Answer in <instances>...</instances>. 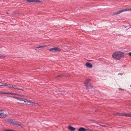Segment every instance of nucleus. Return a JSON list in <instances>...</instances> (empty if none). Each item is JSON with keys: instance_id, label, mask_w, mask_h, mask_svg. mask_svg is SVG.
<instances>
[{"instance_id": "nucleus-25", "label": "nucleus", "mask_w": 131, "mask_h": 131, "mask_svg": "<svg viewBox=\"0 0 131 131\" xmlns=\"http://www.w3.org/2000/svg\"><path fill=\"white\" fill-rule=\"evenodd\" d=\"M129 56H131V52H130L129 53Z\"/></svg>"}, {"instance_id": "nucleus-18", "label": "nucleus", "mask_w": 131, "mask_h": 131, "mask_svg": "<svg viewBox=\"0 0 131 131\" xmlns=\"http://www.w3.org/2000/svg\"><path fill=\"white\" fill-rule=\"evenodd\" d=\"M5 57V56H4L0 54V58H3Z\"/></svg>"}, {"instance_id": "nucleus-6", "label": "nucleus", "mask_w": 131, "mask_h": 131, "mask_svg": "<svg viewBox=\"0 0 131 131\" xmlns=\"http://www.w3.org/2000/svg\"><path fill=\"white\" fill-rule=\"evenodd\" d=\"M49 51H60L61 50L60 49L57 47L52 48L49 49Z\"/></svg>"}, {"instance_id": "nucleus-2", "label": "nucleus", "mask_w": 131, "mask_h": 131, "mask_svg": "<svg viewBox=\"0 0 131 131\" xmlns=\"http://www.w3.org/2000/svg\"><path fill=\"white\" fill-rule=\"evenodd\" d=\"M90 80L89 79H86L84 83L85 86L89 89H91L93 87L92 85L89 82Z\"/></svg>"}, {"instance_id": "nucleus-11", "label": "nucleus", "mask_w": 131, "mask_h": 131, "mask_svg": "<svg viewBox=\"0 0 131 131\" xmlns=\"http://www.w3.org/2000/svg\"><path fill=\"white\" fill-rule=\"evenodd\" d=\"M69 129L71 131H74L75 129V128L71 126H69L68 127Z\"/></svg>"}, {"instance_id": "nucleus-13", "label": "nucleus", "mask_w": 131, "mask_h": 131, "mask_svg": "<svg viewBox=\"0 0 131 131\" xmlns=\"http://www.w3.org/2000/svg\"><path fill=\"white\" fill-rule=\"evenodd\" d=\"M78 131H86V129L83 127H80L78 130Z\"/></svg>"}, {"instance_id": "nucleus-21", "label": "nucleus", "mask_w": 131, "mask_h": 131, "mask_svg": "<svg viewBox=\"0 0 131 131\" xmlns=\"http://www.w3.org/2000/svg\"><path fill=\"white\" fill-rule=\"evenodd\" d=\"M86 131H92V130L90 129H86Z\"/></svg>"}, {"instance_id": "nucleus-20", "label": "nucleus", "mask_w": 131, "mask_h": 131, "mask_svg": "<svg viewBox=\"0 0 131 131\" xmlns=\"http://www.w3.org/2000/svg\"><path fill=\"white\" fill-rule=\"evenodd\" d=\"M4 131H14V130H4Z\"/></svg>"}, {"instance_id": "nucleus-9", "label": "nucleus", "mask_w": 131, "mask_h": 131, "mask_svg": "<svg viewBox=\"0 0 131 131\" xmlns=\"http://www.w3.org/2000/svg\"><path fill=\"white\" fill-rule=\"evenodd\" d=\"M4 84V86H6L7 88H12L13 87V85L11 84H7L5 83Z\"/></svg>"}, {"instance_id": "nucleus-19", "label": "nucleus", "mask_w": 131, "mask_h": 131, "mask_svg": "<svg viewBox=\"0 0 131 131\" xmlns=\"http://www.w3.org/2000/svg\"><path fill=\"white\" fill-rule=\"evenodd\" d=\"M5 83H2L1 82H0V86H4V84Z\"/></svg>"}, {"instance_id": "nucleus-30", "label": "nucleus", "mask_w": 131, "mask_h": 131, "mask_svg": "<svg viewBox=\"0 0 131 131\" xmlns=\"http://www.w3.org/2000/svg\"><path fill=\"white\" fill-rule=\"evenodd\" d=\"M102 126H104L103 125H102Z\"/></svg>"}, {"instance_id": "nucleus-27", "label": "nucleus", "mask_w": 131, "mask_h": 131, "mask_svg": "<svg viewBox=\"0 0 131 131\" xmlns=\"http://www.w3.org/2000/svg\"><path fill=\"white\" fill-rule=\"evenodd\" d=\"M127 26H124V27L125 28H126L127 27Z\"/></svg>"}, {"instance_id": "nucleus-26", "label": "nucleus", "mask_w": 131, "mask_h": 131, "mask_svg": "<svg viewBox=\"0 0 131 131\" xmlns=\"http://www.w3.org/2000/svg\"><path fill=\"white\" fill-rule=\"evenodd\" d=\"M19 90H21L22 91H24V89H19Z\"/></svg>"}, {"instance_id": "nucleus-10", "label": "nucleus", "mask_w": 131, "mask_h": 131, "mask_svg": "<svg viewBox=\"0 0 131 131\" xmlns=\"http://www.w3.org/2000/svg\"><path fill=\"white\" fill-rule=\"evenodd\" d=\"M4 94H10L11 95H17V94H16L15 93L10 92H4L2 93Z\"/></svg>"}, {"instance_id": "nucleus-23", "label": "nucleus", "mask_w": 131, "mask_h": 131, "mask_svg": "<svg viewBox=\"0 0 131 131\" xmlns=\"http://www.w3.org/2000/svg\"><path fill=\"white\" fill-rule=\"evenodd\" d=\"M128 117H131V113H129L128 114Z\"/></svg>"}, {"instance_id": "nucleus-22", "label": "nucleus", "mask_w": 131, "mask_h": 131, "mask_svg": "<svg viewBox=\"0 0 131 131\" xmlns=\"http://www.w3.org/2000/svg\"><path fill=\"white\" fill-rule=\"evenodd\" d=\"M16 94H18L17 95H18V96H23V95H21L20 94H17V93H16Z\"/></svg>"}, {"instance_id": "nucleus-16", "label": "nucleus", "mask_w": 131, "mask_h": 131, "mask_svg": "<svg viewBox=\"0 0 131 131\" xmlns=\"http://www.w3.org/2000/svg\"><path fill=\"white\" fill-rule=\"evenodd\" d=\"M45 47V46H40L36 47V49H37L39 48H43Z\"/></svg>"}, {"instance_id": "nucleus-24", "label": "nucleus", "mask_w": 131, "mask_h": 131, "mask_svg": "<svg viewBox=\"0 0 131 131\" xmlns=\"http://www.w3.org/2000/svg\"><path fill=\"white\" fill-rule=\"evenodd\" d=\"M35 106H37L38 105V104L37 103H35V104L34 105Z\"/></svg>"}, {"instance_id": "nucleus-17", "label": "nucleus", "mask_w": 131, "mask_h": 131, "mask_svg": "<svg viewBox=\"0 0 131 131\" xmlns=\"http://www.w3.org/2000/svg\"><path fill=\"white\" fill-rule=\"evenodd\" d=\"M128 114H123V116H128Z\"/></svg>"}, {"instance_id": "nucleus-5", "label": "nucleus", "mask_w": 131, "mask_h": 131, "mask_svg": "<svg viewBox=\"0 0 131 131\" xmlns=\"http://www.w3.org/2000/svg\"><path fill=\"white\" fill-rule=\"evenodd\" d=\"M9 121L10 123L13 124L14 125H20V123L17 122H16L15 121H13L12 119H9Z\"/></svg>"}, {"instance_id": "nucleus-12", "label": "nucleus", "mask_w": 131, "mask_h": 131, "mask_svg": "<svg viewBox=\"0 0 131 131\" xmlns=\"http://www.w3.org/2000/svg\"><path fill=\"white\" fill-rule=\"evenodd\" d=\"M14 98H15L18 100H19L20 101H24V100H26V99H25L24 100L23 99L20 98L19 97H13Z\"/></svg>"}, {"instance_id": "nucleus-31", "label": "nucleus", "mask_w": 131, "mask_h": 131, "mask_svg": "<svg viewBox=\"0 0 131 131\" xmlns=\"http://www.w3.org/2000/svg\"><path fill=\"white\" fill-rule=\"evenodd\" d=\"M7 14H8V13L7 12L6 13Z\"/></svg>"}, {"instance_id": "nucleus-28", "label": "nucleus", "mask_w": 131, "mask_h": 131, "mask_svg": "<svg viewBox=\"0 0 131 131\" xmlns=\"http://www.w3.org/2000/svg\"><path fill=\"white\" fill-rule=\"evenodd\" d=\"M61 75H59L58 76V77H60L61 76Z\"/></svg>"}, {"instance_id": "nucleus-4", "label": "nucleus", "mask_w": 131, "mask_h": 131, "mask_svg": "<svg viewBox=\"0 0 131 131\" xmlns=\"http://www.w3.org/2000/svg\"><path fill=\"white\" fill-rule=\"evenodd\" d=\"M4 110H0V118H4L7 116V115L4 113Z\"/></svg>"}, {"instance_id": "nucleus-1", "label": "nucleus", "mask_w": 131, "mask_h": 131, "mask_svg": "<svg viewBox=\"0 0 131 131\" xmlns=\"http://www.w3.org/2000/svg\"><path fill=\"white\" fill-rule=\"evenodd\" d=\"M124 53L123 52L116 51L114 52L112 56L114 59L118 60L124 58Z\"/></svg>"}, {"instance_id": "nucleus-29", "label": "nucleus", "mask_w": 131, "mask_h": 131, "mask_svg": "<svg viewBox=\"0 0 131 131\" xmlns=\"http://www.w3.org/2000/svg\"><path fill=\"white\" fill-rule=\"evenodd\" d=\"M119 89L120 90H122V89L121 88H119Z\"/></svg>"}, {"instance_id": "nucleus-15", "label": "nucleus", "mask_w": 131, "mask_h": 131, "mask_svg": "<svg viewBox=\"0 0 131 131\" xmlns=\"http://www.w3.org/2000/svg\"><path fill=\"white\" fill-rule=\"evenodd\" d=\"M123 114L121 113H117L116 114V115H119V116H123Z\"/></svg>"}, {"instance_id": "nucleus-14", "label": "nucleus", "mask_w": 131, "mask_h": 131, "mask_svg": "<svg viewBox=\"0 0 131 131\" xmlns=\"http://www.w3.org/2000/svg\"><path fill=\"white\" fill-rule=\"evenodd\" d=\"M12 88H14L15 89H17L18 90L20 89L18 88V86L16 85H13Z\"/></svg>"}, {"instance_id": "nucleus-3", "label": "nucleus", "mask_w": 131, "mask_h": 131, "mask_svg": "<svg viewBox=\"0 0 131 131\" xmlns=\"http://www.w3.org/2000/svg\"><path fill=\"white\" fill-rule=\"evenodd\" d=\"M126 11H131V8H126L125 9H123L119 11H118L114 13L113 15H115L116 14H118L122 12Z\"/></svg>"}, {"instance_id": "nucleus-7", "label": "nucleus", "mask_w": 131, "mask_h": 131, "mask_svg": "<svg viewBox=\"0 0 131 131\" xmlns=\"http://www.w3.org/2000/svg\"><path fill=\"white\" fill-rule=\"evenodd\" d=\"M24 102H26V103L27 104H30L31 105H34L35 104V103L33 102H31L30 101H28L27 100H24Z\"/></svg>"}, {"instance_id": "nucleus-8", "label": "nucleus", "mask_w": 131, "mask_h": 131, "mask_svg": "<svg viewBox=\"0 0 131 131\" xmlns=\"http://www.w3.org/2000/svg\"><path fill=\"white\" fill-rule=\"evenodd\" d=\"M86 66L88 68H92L93 67L92 64L90 63L87 62L85 63Z\"/></svg>"}]
</instances>
